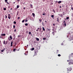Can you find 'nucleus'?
<instances>
[{
	"instance_id": "774afa93",
	"label": "nucleus",
	"mask_w": 73,
	"mask_h": 73,
	"mask_svg": "<svg viewBox=\"0 0 73 73\" xmlns=\"http://www.w3.org/2000/svg\"><path fill=\"white\" fill-rule=\"evenodd\" d=\"M73 39H71V41H73Z\"/></svg>"
},
{
	"instance_id": "a878e982",
	"label": "nucleus",
	"mask_w": 73,
	"mask_h": 73,
	"mask_svg": "<svg viewBox=\"0 0 73 73\" xmlns=\"http://www.w3.org/2000/svg\"><path fill=\"white\" fill-rule=\"evenodd\" d=\"M31 33H31V32H29V35H31Z\"/></svg>"
},
{
	"instance_id": "f03ea898",
	"label": "nucleus",
	"mask_w": 73,
	"mask_h": 73,
	"mask_svg": "<svg viewBox=\"0 0 73 73\" xmlns=\"http://www.w3.org/2000/svg\"><path fill=\"white\" fill-rule=\"evenodd\" d=\"M34 51V56H36V55H37V53L38 52V50L37 49L35 50Z\"/></svg>"
},
{
	"instance_id": "a19ab883",
	"label": "nucleus",
	"mask_w": 73,
	"mask_h": 73,
	"mask_svg": "<svg viewBox=\"0 0 73 73\" xmlns=\"http://www.w3.org/2000/svg\"><path fill=\"white\" fill-rule=\"evenodd\" d=\"M19 15V12H18L17 13V15Z\"/></svg>"
},
{
	"instance_id": "0eeeda50",
	"label": "nucleus",
	"mask_w": 73,
	"mask_h": 73,
	"mask_svg": "<svg viewBox=\"0 0 73 73\" xmlns=\"http://www.w3.org/2000/svg\"><path fill=\"white\" fill-rule=\"evenodd\" d=\"M1 36H5V34H1Z\"/></svg>"
},
{
	"instance_id": "20e7f679",
	"label": "nucleus",
	"mask_w": 73,
	"mask_h": 73,
	"mask_svg": "<svg viewBox=\"0 0 73 73\" xmlns=\"http://www.w3.org/2000/svg\"><path fill=\"white\" fill-rule=\"evenodd\" d=\"M67 71H68L70 72V71H71V70H72L70 68H67Z\"/></svg>"
},
{
	"instance_id": "9b49d317",
	"label": "nucleus",
	"mask_w": 73,
	"mask_h": 73,
	"mask_svg": "<svg viewBox=\"0 0 73 73\" xmlns=\"http://www.w3.org/2000/svg\"><path fill=\"white\" fill-rule=\"evenodd\" d=\"M42 28L43 31H45V29L44 28V27H42Z\"/></svg>"
},
{
	"instance_id": "680f3d73",
	"label": "nucleus",
	"mask_w": 73,
	"mask_h": 73,
	"mask_svg": "<svg viewBox=\"0 0 73 73\" xmlns=\"http://www.w3.org/2000/svg\"><path fill=\"white\" fill-rule=\"evenodd\" d=\"M52 31H54V29H52Z\"/></svg>"
},
{
	"instance_id": "c756f323",
	"label": "nucleus",
	"mask_w": 73,
	"mask_h": 73,
	"mask_svg": "<svg viewBox=\"0 0 73 73\" xmlns=\"http://www.w3.org/2000/svg\"><path fill=\"white\" fill-rule=\"evenodd\" d=\"M58 57H60V56H61V55H60V54H59L58 55Z\"/></svg>"
},
{
	"instance_id": "7ed1b4c3",
	"label": "nucleus",
	"mask_w": 73,
	"mask_h": 73,
	"mask_svg": "<svg viewBox=\"0 0 73 73\" xmlns=\"http://www.w3.org/2000/svg\"><path fill=\"white\" fill-rule=\"evenodd\" d=\"M68 64L69 65H72V64L73 65V61H70L68 63Z\"/></svg>"
},
{
	"instance_id": "a18cd8bd",
	"label": "nucleus",
	"mask_w": 73,
	"mask_h": 73,
	"mask_svg": "<svg viewBox=\"0 0 73 73\" xmlns=\"http://www.w3.org/2000/svg\"><path fill=\"white\" fill-rule=\"evenodd\" d=\"M6 3H7V4H10V3H8V2H7Z\"/></svg>"
},
{
	"instance_id": "f3484780",
	"label": "nucleus",
	"mask_w": 73,
	"mask_h": 73,
	"mask_svg": "<svg viewBox=\"0 0 73 73\" xmlns=\"http://www.w3.org/2000/svg\"><path fill=\"white\" fill-rule=\"evenodd\" d=\"M30 7H31V8H32V7H33L32 5V4L30 5Z\"/></svg>"
},
{
	"instance_id": "8fccbe9b",
	"label": "nucleus",
	"mask_w": 73,
	"mask_h": 73,
	"mask_svg": "<svg viewBox=\"0 0 73 73\" xmlns=\"http://www.w3.org/2000/svg\"><path fill=\"white\" fill-rule=\"evenodd\" d=\"M61 45H63V43H61Z\"/></svg>"
},
{
	"instance_id": "4c0bfd02",
	"label": "nucleus",
	"mask_w": 73,
	"mask_h": 73,
	"mask_svg": "<svg viewBox=\"0 0 73 73\" xmlns=\"http://www.w3.org/2000/svg\"><path fill=\"white\" fill-rule=\"evenodd\" d=\"M52 10L54 12V13H56V12H55V11H54V9H53Z\"/></svg>"
},
{
	"instance_id": "6e6d98bb",
	"label": "nucleus",
	"mask_w": 73,
	"mask_h": 73,
	"mask_svg": "<svg viewBox=\"0 0 73 73\" xmlns=\"http://www.w3.org/2000/svg\"><path fill=\"white\" fill-rule=\"evenodd\" d=\"M10 7H11L10 6H9L8 7V8H10Z\"/></svg>"
},
{
	"instance_id": "338daca9",
	"label": "nucleus",
	"mask_w": 73,
	"mask_h": 73,
	"mask_svg": "<svg viewBox=\"0 0 73 73\" xmlns=\"http://www.w3.org/2000/svg\"><path fill=\"white\" fill-rule=\"evenodd\" d=\"M38 31V30H36V31Z\"/></svg>"
},
{
	"instance_id": "6e6552de",
	"label": "nucleus",
	"mask_w": 73,
	"mask_h": 73,
	"mask_svg": "<svg viewBox=\"0 0 73 73\" xmlns=\"http://www.w3.org/2000/svg\"><path fill=\"white\" fill-rule=\"evenodd\" d=\"M39 21L40 23H41V22L42 21V19H39Z\"/></svg>"
},
{
	"instance_id": "0e129e2a",
	"label": "nucleus",
	"mask_w": 73,
	"mask_h": 73,
	"mask_svg": "<svg viewBox=\"0 0 73 73\" xmlns=\"http://www.w3.org/2000/svg\"><path fill=\"white\" fill-rule=\"evenodd\" d=\"M1 40H0V43H1Z\"/></svg>"
},
{
	"instance_id": "f8f14e48",
	"label": "nucleus",
	"mask_w": 73,
	"mask_h": 73,
	"mask_svg": "<svg viewBox=\"0 0 73 73\" xmlns=\"http://www.w3.org/2000/svg\"><path fill=\"white\" fill-rule=\"evenodd\" d=\"M62 2L61 1H59L58 2V4H60V3H61Z\"/></svg>"
},
{
	"instance_id": "72a5a7b5",
	"label": "nucleus",
	"mask_w": 73,
	"mask_h": 73,
	"mask_svg": "<svg viewBox=\"0 0 73 73\" xmlns=\"http://www.w3.org/2000/svg\"><path fill=\"white\" fill-rule=\"evenodd\" d=\"M5 0L6 3H7V1H8V0Z\"/></svg>"
},
{
	"instance_id": "b1692460",
	"label": "nucleus",
	"mask_w": 73,
	"mask_h": 73,
	"mask_svg": "<svg viewBox=\"0 0 73 73\" xmlns=\"http://www.w3.org/2000/svg\"><path fill=\"white\" fill-rule=\"evenodd\" d=\"M51 17H52V18H53V17H54V15H52L51 16Z\"/></svg>"
},
{
	"instance_id": "9d476101",
	"label": "nucleus",
	"mask_w": 73,
	"mask_h": 73,
	"mask_svg": "<svg viewBox=\"0 0 73 73\" xmlns=\"http://www.w3.org/2000/svg\"><path fill=\"white\" fill-rule=\"evenodd\" d=\"M11 46H13V42H11Z\"/></svg>"
},
{
	"instance_id": "bb28decb",
	"label": "nucleus",
	"mask_w": 73,
	"mask_h": 73,
	"mask_svg": "<svg viewBox=\"0 0 73 73\" xmlns=\"http://www.w3.org/2000/svg\"><path fill=\"white\" fill-rule=\"evenodd\" d=\"M17 9L16 8H15V9L14 10H15V11H17Z\"/></svg>"
},
{
	"instance_id": "4468645a",
	"label": "nucleus",
	"mask_w": 73,
	"mask_h": 73,
	"mask_svg": "<svg viewBox=\"0 0 73 73\" xmlns=\"http://www.w3.org/2000/svg\"><path fill=\"white\" fill-rule=\"evenodd\" d=\"M9 38L11 39V40H12V36H9Z\"/></svg>"
},
{
	"instance_id": "6ab92c4d",
	"label": "nucleus",
	"mask_w": 73,
	"mask_h": 73,
	"mask_svg": "<svg viewBox=\"0 0 73 73\" xmlns=\"http://www.w3.org/2000/svg\"><path fill=\"white\" fill-rule=\"evenodd\" d=\"M56 21H58V22H59V20H58V17L57 18V20H56Z\"/></svg>"
},
{
	"instance_id": "052dcab7",
	"label": "nucleus",
	"mask_w": 73,
	"mask_h": 73,
	"mask_svg": "<svg viewBox=\"0 0 73 73\" xmlns=\"http://www.w3.org/2000/svg\"><path fill=\"white\" fill-rule=\"evenodd\" d=\"M12 8H11L10 9L11 11V10H12Z\"/></svg>"
},
{
	"instance_id": "79ce46f5",
	"label": "nucleus",
	"mask_w": 73,
	"mask_h": 73,
	"mask_svg": "<svg viewBox=\"0 0 73 73\" xmlns=\"http://www.w3.org/2000/svg\"><path fill=\"white\" fill-rule=\"evenodd\" d=\"M24 54H25V56H27V54H26L25 53H24Z\"/></svg>"
},
{
	"instance_id": "49530a36",
	"label": "nucleus",
	"mask_w": 73,
	"mask_h": 73,
	"mask_svg": "<svg viewBox=\"0 0 73 73\" xmlns=\"http://www.w3.org/2000/svg\"><path fill=\"white\" fill-rule=\"evenodd\" d=\"M56 51H57V53H58V51H59V50H56Z\"/></svg>"
},
{
	"instance_id": "dca6fc26",
	"label": "nucleus",
	"mask_w": 73,
	"mask_h": 73,
	"mask_svg": "<svg viewBox=\"0 0 73 73\" xmlns=\"http://www.w3.org/2000/svg\"><path fill=\"white\" fill-rule=\"evenodd\" d=\"M20 7V6H19V5H17V9H18V8H19V7Z\"/></svg>"
},
{
	"instance_id": "5701e85b",
	"label": "nucleus",
	"mask_w": 73,
	"mask_h": 73,
	"mask_svg": "<svg viewBox=\"0 0 73 73\" xmlns=\"http://www.w3.org/2000/svg\"><path fill=\"white\" fill-rule=\"evenodd\" d=\"M13 23L14 24H16V22L14 21L13 22Z\"/></svg>"
},
{
	"instance_id": "bf43d9fd",
	"label": "nucleus",
	"mask_w": 73,
	"mask_h": 73,
	"mask_svg": "<svg viewBox=\"0 0 73 73\" xmlns=\"http://www.w3.org/2000/svg\"><path fill=\"white\" fill-rule=\"evenodd\" d=\"M53 25H54V26L55 25V24H54Z\"/></svg>"
},
{
	"instance_id": "864d4df0",
	"label": "nucleus",
	"mask_w": 73,
	"mask_h": 73,
	"mask_svg": "<svg viewBox=\"0 0 73 73\" xmlns=\"http://www.w3.org/2000/svg\"><path fill=\"white\" fill-rule=\"evenodd\" d=\"M16 29H15V30H14V32H16Z\"/></svg>"
},
{
	"instance_id": "39448f33",
	"label": "nucleus",
	"mask_w": 73,
	"mask_h": 73,
	"mask_svg": "<svg viewBox=\"0 0 73 73\" xmlns=\"http://www.w3.org/2000/svg\"><path fill=\"white\" fill-rule=\"evenodd\" d=\"M64 24L63 25L66 27V23H65V21H64Z\"/></svg>"
},
{
	"instance_id": "37998d69",
	"label": "nucleus",
	"mask_w": 73,
	"mask_h": 73,
	"mask_svg": "<svg viewBox=\"0 0 73 73\" xmlns=\"http://www.w3.org/2000/svg\"><path fill=\"white\" fill-rule=\"evenodd\" d=\"M8 39H9V41H11V39H9V38L8 37Z\"/></svg>"
},
{
	"instance_id": "de8ad7c7",
	"label": "nucleus",
	"mask_w": 73,
	"mask_h": 73,
	"mask_svg": "<svg viewBox=\"0 0 73 73\" xmlns=\"http://www.w3.org/2000/svg\"><path fill=\"white\" fill-rule=\"evenodd\" d=\"M48 30L49 31H50V29H48Z\"/></svg>"
},
{
	"instance_id": "09e8293b",
	"label": "nucleus",
	"mask_w": 73,
	"mask_h": 73,
	"mask_svg": "<svg viewBox=\"0 0 73 73\" xmlns=\"http://www.w3.org/2000/svg\"><path fill=\"white\" fill-rule=\"evenodd\" d=\"M41 31V28L40 29H39V31Z\"/></svg>"
},
{
	"instance_id": "2eb2a0df",
	"label": "nucleus",
	"mask_w": 73,
	"mask_h": 73,
	"mask_svg": "<svg viewBox=\"0 0 73 73\" xmlns=\"http://www.w3.org/2000/svg\"><path fill=\"white\" fill-rule=\"evenodd\" d=\"M35 49V48H32L31 50H33Z\"/></svg>"
},
{
	"instance_id": "58836bf2",
	"label": "nucleus",
	"mask_w": 73,
	"mask_h": 73,
	"mask_svg": "<svg viewBox=\"0 0 73 73\" xmlns=\"http://www.w3.org/2000/svg\"><path fill=\"white\" fill-rule=\"evenodd\" d=\"M71 9H72V10H73V7H71Z\"/></svg>"
},
{
	"instance_id": "5fc2aeb1",
	"label": "nucleus",
	"mask_w": 73,
	"mask_h": 73,
	"mask_svg": "<svg viewBox=\"0 0 73 73\" xmlns=\"http://www.w3.org/2000/svg\"><path fill=\"white\" fill-rule=\"evenodd\" d=\"M45 22L46 23H47V21H45Z\"/></svg>"
},
{
	"instance_id": "ddd939ff",
	"label": "nucleus",
	"mask_w": 73,
	"mask_h": 73,
	"mask_svg": "<svg viewBox=\"0 0 73 73\" xmlns=\"http://www.w3.org/2000/svg\"><path fill=\"white\" fill-rule=\"evenodd\" d=\"M36 41H39V38H36Z\"/></svg>"
},
{
	"instance_id": "cd10ccee",
	"label": "nucleus",
	"mask_w": 73,
	"mask_h": 73,
	"mask_svg": "<svg viewBox=\"0 0 73 73\" xmlns=\"http://www.w3.org/2000/svg\"><path fill=\"white\" fill-rule=\"evenodd\" d=\"M15 25H14L13 26V28L14 29H15Z\"/></svg>"
},
{
	"instance_id": "4be33fe9",
	"label": "nucleus",
	"mask_w": 73,
	"mask_h": 73,
	"mask_svg": "<svg viewBox=\"0 0 73 73\" xmlns=\"http://www.w3.org/2000/svg\"><path fill=\"white\" fill-rule=\"evenodd\" d=\"M69 19V17H66V19L67 20H68V19Z\"/></svg>"
},
{
	"instance_id": "a211bd4d",
	"label": "nucleus",
	"mask_w": 73,
	"mask_h": 73,
	"mask_svg": "<svg viewBox=\"0 0 73 73\" xmlns=\"http://www.w3.org/2000/svg\"><path fill=\"white\" fill-rule=\"evenodd\" d=\"M11 16H10V17L8 16V19H11Z\"/></svg>"
},
{
	"instance_id": "1a4fd4ad",
	"label": "nucleus",
	"mask_w": 73,
	"mask_h": 73,
	"mask_svg": "<svg viewBox=\"0 0 73 73\" xmlns=\"http://www.w3.org/2000/svg\"><path fill=\"white\" fill-rule=\"evenodd\" d=\"M58 15H59V16H60V17H62V14H58Z\"/></svg>"
},
{
	"instance_id": "4d7b16f0",
	"label": "nucleus",
	"mask_w": 73,
	"mask_h": 73,
	"mask_svg": "<svg viewBox=\"0 0 73 73\" xmlns=\"http://www.w3.org/2000/svg\"><path fill=\"white\" fill-rule=\"evenodd\" d=\"M19 1H20V0H17V1L19 2Z\"/></svg>"
},
{
	"instance_id": "c85d7f7f",
	"label": "nucleus",
	"mask_w": 73,
	"mask_h": 73,
	"mask_svg": "<svg viewBox=\"0 0 73 73\" xmlns=\"http://www.w3.org/2000/svg\"><path fill=\"white\" fill-rule=\"evenodd\" d=\"M5 17L6 19H7V16L6 15H5Z\"/></svg>"
},
{
	"instance_id": "f704fd0d",
	"label": "nucleus",
	"mask_w": 73,
	"mask_h": 73,
	"mask_svg": "<svg viewBox=\"0 0 73 73\" xmlns=\"http://www.w3.org/2000/svg\"><path fill=\"white\" fill-rule=\"evenodd\" d=\"M8 41L7 40L6 41V44H7V43H8Z\"/></svg>"
},
{
	"instance_id": "3c124183",
	"label": "nucleus",
	"mask_w": 73,
	"mask_h": 73,
	"mask_svg": "<svg viewBox=\"0 0 73 73\" xmlns=\"http://www.w3.org/2000/svg\"><path fill=\"white\" fill-rule=\"evenodd\" d=\"M42 25H43V26H44V23H43V22H42Z\"/></svg>"
},
{
	"instance_id": "e433bc0d",
	"label": "nucleus",
	"mask_w": 73,
	"mask_h": 73,
	"mask_svg": "<svg viewBox=\"0 0 73 73\" xmlns=\"http://www.w3.org/2000/svg\"><path fill=\"white\" fill-rule=\"evenodd\" d=\"M27 21H28V20H27V19H26L25 21V23H27Z\"/></svg>"
},
{
	"instance_id": "393cba45",
	"label": "nucleus",
	"mask_w": 73,
	"mask_h": 73,
	"mask_svg": "<svg viewBox=\"0 0 73 73\" xmlns=\"http://www.w3.org/2000/svg\"><path fill=\"white\" fill-rule=\"evenodd\" d=\"M6 9H7L5 8H4L3 9V10H4V11H5L6 10Z\"/></svg>"
},
{
	"instance_id": "2f4dec72",
	"label": "nucleus",
	"mask_w": 73,
	"mask_h": 73,
	"mask_svg": "<svg viewBox=\"0 0 73 73\" xmlns=\"http://www.w3.org/2000/svg\"><path fill=\"white\" fill-rule=\"evenodd\" d=\"M3 44H5V40H4L3 42Z\"/></svg>"
},
{
	"instance_id": "603ef678",
	"label": "nucleus",
	"mask_w": 73,
	"mask_h": 73,
	"mask_svg": "<svg viewBox=\"0 0 73 73\" xmlns=\"http://www.w3.org/2000/svg\"><path fill=\"white\" fill-rule=\"evenodd\" d=\"M23 9L25 10V7H24L23 8Z\"/></svg>"
},
{
	"instance_id": "412c9836",
	"label": "nucleus",
	"mask_w": 73,
	"mask_h": 73,
	"mask_svg": "<svg viewBox=\"0 0 73 73\" xmlns=\"http://www.w3.org/2000/svg\"><path fill=\"white\" fill-rule=\"evenodd\" d=\"M32 15H33V16H35V13H33Z\"/></svg>"
},
{
	"instance_id": "f257e3e1",
	"label": "nucleus",
	"mask_w": 73,
	"mask_h": 73,
	"mask_svg": "<svg viewBox=\"0 0 73 73\" xmlns=\"http://www.w3.org/2000/svg\"><path fill=\"white\" fill-rule=\"evenodd\" d=\"M73 53H72L71 54H70V56H69V61H73V60L72 59L70 58H72V57H73Z\"/></svg>"
},
{
	"instance_id": "423d86ee",
	"label": "nucleus",
	"mask_w": 73,
	"mask_h": 73,
	"mask_svg": "<svg viewBox=\"0 0 73 73\" xmlns=\"http://www.w3.org/2000/svg\"><path fill=\"white\" fill-rule=\"evenodd\" d=\"M4 50H5V48H4L3 49H2L1 50V52L3 53V52H4Z\"/></svg>"
},
{
	"instance_id": "7c9ffc66",
	"label": "nucleus",
	"mask_w": 73,
	"mask_h": 73,
	"mask_svg": "<svg viewBox=\"0 0 73 73\" xmlns=\"http://www.w3.org/2000/svg\"><path fill=\"white\" fill-rule=\"evenodd\" d=\"M43 40H46V38H43Z\"/></svg>"
},
{
	"instance_id": "ea45409f",
	"label": "nucleus",
	"mask_w": 73,
	"mask_h": 73,
	"mask_svg": "<svg viewBox=\"0 0 73 73\" xmlns=\"http://www.w3.org/2000/svg\"><path fill=\"white\" fill-rule=\"evenodd\" d=\"M15 50H16V48L14 49L13 50V51H14H14H15Z\"/></svg>"
},
{
	"instance_id": "13d9d810",
	"label": "nucleus",
	"mask_w": 73,
	"mask_h": 73,
	"mask_svg": "<svg viewBox=\"0 0 73 73\" xmlns=\"http://www.w3.org/2000/svg\"><path fill=\"white\" fill-rule=\"evenodd\" d=\"M8 15L9 16H10V14H8Z\"/></svg>"
},
{
	"instance_id": "e2e57ef3",
	"label": "nucleus",
	"mask_w": 73,
	"mask_h": 73,
	"mask_svg": "<svg viewBox=\"0 0 73 73\" xmlns=\"http://www.w3.org/2000/svg\"><path fill=\"white\" fill-rule=\"evenodd\" d=\"M42 15H45V14H42Z\"/></svg>"
},
{
	"instance_id": "473e14b6",
	"label": "nucleus",
	"mask_w": 73,
	"mask_h": 73,
	"mask_svg": "<svg viewBox=\"0 0 73 73\" xmlns=\"http://www.w3.org/2000/svg\"><path fill=\"white\" fill-rule=\"evenodd\" d=\"M25 25H26V26H27L28 24L27 23H25Z\"/></svg>"
},
{
	"instance_id": "c03bdc74",
	"label": "nucleus",
	"mask_w": 73,
	"mask_h": 73,
	"mask_svg": "<svg viewBox=\"0 0 73 73\" xmlns=\"http://www.w3.org/2000/svg\"><path fill=\"white\" fill-rule=\"evenodd\" d=\"M19 19H20V17H18L17 19L18 20H19Z\"/></svg>"
},
{
	"instance_id": "c9c22d12",
	"label": "nucleus",
	"mask_w": 73,
	"mask_h": 73,
	"mask_svg": "<svg viewBox=\"0 0 73 73\" xmlns=\"http://www.w3.org/2000/svg\"><path fill=\"white\" fill-rule=\"evenodd\" d=\"M25 21V20H23L22 21V23H24V22Z\"/></svg>"
},
{
	"instance_id": "aec40b11",
	"label": "nucleus",
	"mask_w": 73,
	"mask_h": 73,
	"mask_svg": "<svg viewBox=\"0 0 73 73\" xmlns=\"http://www.w3.org/2000/svg\"><path fill=\"white\" fill-rule=\"evenodd\" d=\"M55 31L53 32H52V34H53V35H54V32Z\"/></svg>"
},
{
	"instance_id": "69168bd1",
	"label": "nucleus",
	"mask_w": 73,
	"mask_h": 73,
	"mask_svg": "<svg viewBox=\"0 0 73 73\" xmlns=\"http://www.w3.org/2000/svg\"><path fill=\"white\" fill-rule=\"evenodd\" d=\"M59 8H61V6H60Z\"/></svg>"
}]
</instances>
